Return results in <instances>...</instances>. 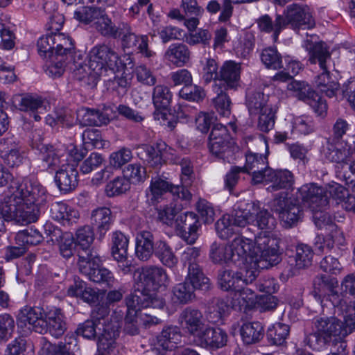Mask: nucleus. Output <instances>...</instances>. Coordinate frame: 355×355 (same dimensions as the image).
<instances>
[{"mask_svg":"<svg viewBox=\"0 0 355 355\" xmlns=\"http://www.w3.org/2000/svg\"><path fill=\"white\" fill-rule=\"evenodd\" d=\"M305 48L309 52V60L311 64L318 63L320 68L327 67V61L331 59V53L324 42L313 43L307 40Z\"/></svg>","mask_w":355,"mask_h":355,"instance_id":"29","label":"nucleus"},{"mask_svg":"<svg viewBox=\"0 0 355 355\" xmlns=\"http://www.w3.org/2000/svg\"><path fill=\"white\" fill-rule=\"evenodd\" d=\"M178 234L189 244L197 240L200 226L198 216L193 212H185L178 216L175 221Z\"/></svg>","mask_w":355,"mask_h":355,"instance_id":"15","label":"nucleus"},{"mask_svg":"<svg viewBox=\"0 0 355 355\" xmlns=\"http://www.w3.org/2000/svg\"><path fill=\"white\" fill-rule=\"evenodd\" d=\"M245 272H234L231 270H220L218 274V284L223 291H231L234 295L242 288Z\"/></svg>","mask_w":355,"mask_h":355,"instance_id":"26","label":"nucleus"},{"mask_svg":"<svg viewBox=\"0 0 355 355\" xmlns=\"http://www.w3.org/2000/svg\"><path fill=\"white\" fill-rule=\"evenodd\" d=\"M94 239V234L93 229L90 226L85 225L78 229L76 233V243L79 247L78 250V261H81L80 255L83 252L87 254L89 258L98 255L96 252L91 249V245Z\"/></svg>","mask_w":355,"mask_h":355,"instance_id":"30","label":"nucleus"},{"mask_svg":"<svg viewBox=\"0 0 355 355\" xmlns=\"http://www.w3.org/2000/svg\"><path fill=\"white\" fill-rule=\"evenodd\" d=\"M298 198L310 211L327 209L329 206L327 191L322 187L311 183L302 186L298 189Z\"/></svg>","mask_w":355,"mask_h":355,"instance_id":"10","label":"nucleus"},{"mask_svg":"<svg viewBox=\"0 0 355 355\" xmlns=\"http://www.w3.org/2000/svg\"><path fill=\"white\" fill-rule=\"evenodd\" d=\"M231 248L234 249L236 262L241 259H245L247 256L252 257L255 263L256 254L254 250V240L244 236H237L232 242Z\"/></svg>","mask_w":355,"mask_h":355,"instance_id":"40","label":"nucleus"},{"mask_svg":"<svg viewBox=\"0 0 355 355\" xmlns=\"http://www.w3.org/2000/svg\"><path fill=\"white\" fill-rule=\"evenodd\" d=\"M130 188V182L123 177H117L110 182L105 187L107 196L113 197L125 193Z\"/></svg>","mask_w":355,"mask_h":355,"instance_id":"60","label":"nucleus"},{"mask_svg":"<svg viewBox=\"0 0 355 355\" xmlns=\"http://www.w3.org/2000/svg\"><path fill=\"white\" fill-rule=\"evenodd\" d=\"M171 93L169 89L164 85H157L153 92V101L157 110H162L160 112H155V118L166 119V110L171 100Z\"/></svg>","mask_w":355,"mask_h":355,"instance_id":"36","label":"nucleus"},{"mask_svg":"<svg viewBox=\"0 0 355 355\" xmlns=\"http://www.w3.org/2000/svg\"><path fill=\"white\" fill-rule=\"evenodd\" d=\"M12 103L23 112L42 114L46 110V102L41 97L31 94H15L12 98Z\"/></svg>","mask_w":355,"mask_h":355,"instance_id":"25","label":"nucleus"},{"mask_svg":"<svg viewBox=\"0 0 355 355\" xmlns=\"http://www.w3.org/2000/svg\"><path fill=\"white\" fill-rule=\"evenodd\" d=\"M44 237L36 229H28L19 232L15 236L17 243L22 245H36L40 243Z\"/></svg>","mask_w":355,"mask_h":355,"instance_id":"57","label":"nucleus"},{"mask_svg":"<svg viewBox=\"0 0 355 355\" xmlns=\"http://www.w3.org/2000/svg\"><path fill=\"white\" fill-rule=\"evenodd\" d=\"M119 332L117 325L107 324L98 338V349L103 354H110L116 347V339Z\"/></svg>","mask_w":355,"mask_h":355,"instance_id":"35","label":"nucleus"},{"mask_svg":"<svg viewBox=\"0 0 355 355\" xmlns=\"http://www.w3.org/2000/svg\"><path fill=\"white\" fill-rule=\"evenodd\" d=\"M209 149L215 157L230 163L234 159L235 153L239 148L230 137L226 141L209 140Z\"/></svg>","mask_w":355,"mask_h":355,"instance_id":"28","label":"nucleus"},{"mask_svg":"<svg viewBox=\"0 0 355 355\" xmlns=\"http://www.w3.org/2000/svg\"><path fill=\"white\" fill-rule=\"evenodd\" d=\"M185 280H188L194 291H207L211 288L210 279L205 275L202 267L188 270Z\"/></svg>","mask_w":355,"mask_h":355,"instance_id":"52","label":"nucleus"},{"mask_svg":"<svg viewBox=\"0 0 355 355\" xmlns=\"http://www.w3.org/2000/svg\"><path fill=\"white\" fill-rule=\"evenodd\" d=\"M166 147L164 142H158L155 146L144 145L141 149L146 153V157H141V159L153 167L161 166L163 163L164 152Z\"/></svg>","mask_w":355,"mask_h":355,"instance_id":"46","label":"nucleus"},{"mask_svg":"<svg viewBox=\"0 0 355 355\" xmlns=\"http://www.w3.org/2000/svg\"><path fill=\"white\" fill-rule=\"evenodd\" d=\"M48 332L55 338L62 336L67 329V325L63 320V315L60 311L48 314Z\"/></svg>","mask_w":355,"mask_h":355,"instance_id":"54","label":"nucleus"},{"mask_svg":"<svg viewBox=\"0 0 355 355\" xmlns=\"http://www.w3.org/2000/svg\"><path fill=\"white\" fill-rule=\"evenodd\" d=\"M337 168V175L343 178L346 184L355 188V160H350Z\"/></svg>","mask_w":355,"mask_h":355,"instance_id":"64","label":"nucleus"},{"mask_svg":"<svg viewBox=\"0 0 355 355\" xmlns=\"http://www.w3.org/2000/svg\"><path fill=\"white\" fill-rule=\"evenodd\" d=\"M235 252L231 245L214 242L210 246L209 258L215 264L236 263Z\"/></svg>","mask_w":355,"mask_h":355,"instance_id":"33","label":"nucleus"},{"mask_svg":"<svg viewBox=\"0 0 355 355\" xmlns=\"http://www.w3.org/2000/svg\"><path fill=\"white\" fill-rule=\"evenodd\" d=\"M12 194L3 198L0 202V232L5 230L3 221L13 220L16 223L27 225L36 222L40 216V211L31 209L19 200L17 194L11 190Z\"/></svg>","mask_w":355,"mask_h":355,"instance_id":"2","label":"nucleus"},{"mask_svg":"<svg viewBox=\"0 0 355 355\" xmlns=\"http://www.w3.org/2000/svg\"><path fill=\"white\" fill-rule=\"evenodd\" d=\"M265 183H271L266 188L268 192H274L280 189H290L294 183V178L288 170L275 171L272 168L266 170Z\"/></svg>","mask_w":355,"mask_h":355,"instance_id":"21","label":"nucleus"},{"mask_svg":"<svg viewBox=\"0 0 355 355\" xmlns=\"http://www.w3.org/2000/svg\"><path fill=\"white\" fill-rule=\"evenodd\" d=\"M81 121L86 126H101L110 122L108 115L100 110L94 108H83Z\"/></svg>","mask_w":355,"mask_h":355,"instance_id":"44","label":"nucleus"},{"mask_svg":"<svg viewBox=\"0 0 355 355\" xmlns=\"http://www.w3.org/2000/svg\"><path fill=\"white\" fill-rule=\"evenodd\" d=\"M154 253L159 261L167 267L173 268L178 263V258L171 248L164 241H157Z\"/></svg>","mask_w":355,"mask_h":355,"instance_id":"51","label":"nucleus"},{"mask_svg":"<svg viewBox=\"0 0 355 355\" xmlns=\"http://www.w3.org/2000/svg\"><path fill=\"white\" fill-rule=\"evenodd\" d=\"M267 96L261 92H252L248 93L246 96V105L250 115H257L266 107L271 105H268Z\"/></svg>","mask_w":355,"mask_h":355,"instance_id":"48","label":"nucleus"},{"mask_svg":"<svg viewBox=\"0 0 355 355\" xmlns=\"http://www.w3.org/2000/svg\"><path fill=\"white\" fill-rule=\"evenodd\" d=\"M188 280L176 284L173 288V299L175 302L185 304L196 298L195 291Z\"/></svg>","mask_w":355,"mask_h":355,"instance_id":"49","label":"nucleus"},{"mask_svg":"<svg viewBox=\"0 0 355 355\" xmlns=\"http://www.w3.org/2000/svg\"><path fill=\"white\" fill-rule=\"evenodd\" d=\"M240 73L239 64L233 61H227L220 69L218 80L223 81L227 88H236L239 85Z\"/></svg>","mask_w":355,"mask_h":355,"instance_id":"39","label":"nucleus"},{"mask_svg":"<svg viewBox=\"0 0 355 355\" xmlns=\"http://www.w3.org/2000/svg\"><path fill=\"white\" fill-rule=\"evenodd\" d=\"M288 88L290 90L298 92V98L309 104L318 115L321 116L326 113L327 110L326 101L304 82L293 80L288 84Z\"/></svg>","mask_w":355,"mask_h":355,"instance_id":"13","label":"nucleus"},{"mask_svg":"<svg viewBox=\"0 0 355 355\" xmlns=\"http://www.w3.org/2000/svg\"><path fill=\"white\" fill-rule=\"evenodd\" d=\"M67 67L72 71L76 79L81 80L86 77L90 71H92L90 67V63L88 64L85 63L83 55L76 51L73 53V56L69 57L67 60Z\"/></svg>","mask_w":355,"mask_h":355,"instance_id":"43","label":"nucleus"},{"mask_svg":"<svg viewBox=\"0 0 355 355\" xmlns=\"http://www.w3.org/2000/svg\"><path fill=\"white\" fill-rule=\"evenodd\" d=\"M261 60L268 69L277 70L284 67L282 55L275 48L264 49L261 53Z\"/></svg>","mask_w":355,"mask_h":355,"instance_id":"55","label":"nucleus"},{"mask_svg":"<svg viewBox=\"0 0 355 355\" xmlns=\"http://www.w3.org/2000/svg\"><path fill=\"white\" fill-rule=\"evenodd\" d=\"M313 325L315 332L307 337L309 342H313L314 339L316 343L322 340L327 343L331 338H335V340L344 338L341 329L342 321L337 318L317 317L313 320Z\"/></svg>","mask_w":355,"mask_h":355,"instance_id":"8","label":"nucleus"},{"mask_svg":"<svg viewBox=\"0 0 355 355\" xmlns=\"http://www.w3.org/2000/svg\"><path fill=\"white\" fill-rule=\"evenodd\" d=\"M78 175L76 164L65 163L55 171L54 180L59 190L64 193H67L77 187Z\"/></svg>","mask_w":355,"mask_h":355,"instance_id":"18","label":"nucleus"},{"mask_svg":"<svg viewBox=\"0 0 355 355\" xmlns=\"http://www.w3.org/2000/svg\"><path fill=\"white\" fill-rule=\"evenodd\" d=\"M13 191L31 209L40 208L47 201L48 194L45 188L38 182L24 178L20 182L17 180L12 184Z\"/></svg>","mask_w":355,"mask_h":355,"instance_id":"5","label":"nucleus"},{"mask_svg":"<svg viewBox=\"0 0 355 355\" xmlns=\"http://www.w3.org/2000/svg\"><path fill=\"white\" fill-rule=\"evenodd\" d=\"M282 15L284 16V28L289 26L295 31H299L300 29H311L315 25L311 8L306 4H290Z\"/></svg>","mask_w":355,"mask_h":355,"instance_id":"7","label":"nucleus"},{"mask_svg":"<svg viewBox=\"0 0 355 355\" xmlns=\"http://www.w3.org/2000/svg\"><path fill=\"white\" fill-rule=\"evenodd\" d=\"M245 157L246 161L244 167L242 168L243 171L252 173V184L263 183L266 170L270 168L268 165L267 157L263 155L251 152L248 153Z\"/></svg>","mask_w":355,"mask_h":355,"instance_id":"17","label":"nucleus"},{"mask_svg":"<svg viewBox=\"0 0 355 355\" xmlns=\"http://www.w3.org/2000/svg\"><path fill=\"white\" fill-rule=\"evenodd\" d=\"M103 9L94 6H82L74 12L73 17L84 24H95Z\"/></svg>","mask_w":355,"mask_h":355,"instance_id":"53","label":"nucleus"},{"mask_svg":"<svg viewBox=\"0 0 355 355\" xmlns=\"http://www.w3.org/2000/svg\"><path fill=\"white\" fill-rule=\"evenodd\" d=\"M178 322L186 334L195 338L205 326L202 313L192 306H187L180 312Z\"/></svg>","mask_w":355,"mask_h":355,"instance_id":"16","label":"nucleus"},{"mask_svg":"<svg viewBox=\"0 0 355 355\" xmlns=\"http://www.w3.org/2000/svg\"><path fill=\"white\" fill-rule=\"evenodd\" d=\"M257 23L261 32L272 33L275 42L277 41L281 31L284 28V16L279 14L275 15V21H272L268 15H264L257 20Z\"/></svg>","mask_w":355,"mask_h":355,"instance_id":"37","label":"nucleus"},{"mask_svg":"<svg viewBox=\"0 0 355 355\" xmlns=\"http://www.w3.org/2000/svg\"><path fill=\"white\" fill-rule=\"evenodd\" d=\"M90 67L95 73L101 75L108 69L114 73L123 69L124 64L117 53L106 44L97 45L89 51Z\"/></svg>","mask_w":355,"mask_h":355,"instance_id":"4","label":"nucleus"},{"mask_svg":"<svg viewBox=\"0 0 355 355\" xmlns=\"http://www.w3.org/2000/svg\"><path fill=\"white\" fill-rule=\"evenodd\" d=\"M228 335L220 327L205 326L196 338L198 346L209 349H218L227 345Z\"/></svg>","mask_w":355,"mask_h":355,"instance_id":"12","label":"nucleus"},{"mask_svg":"<svg viewBox=\"0 0 355 355\" xmlns=\"http://www.w3.org/2000/svg\"><path fill=\"white\" fill-rule=\"evenodd\" d=\"M290 327L288 324L277 322L268 328L267 338L270 345H283L289 335Z\"/></svg>","mask_w":355,"mask_h":355,"instance_id":"50","label":"nucleus"},{"mask_svg":"<svg viewBox=\"0 0 355 355\" xmlns=\"http://www.w3.org/2000/svg\"><path fill=\"white\" fill-rule=\"evenodd\" d=\"M157 241L153 232L139 231L135 239L136 257L142 261H148L155 252Z\"/></svg>","mask_w":355,"mask_h":355,"instance_id":"19","label":"nucleus"},{"mask_svg":"<svg viewBox=\"0 0 355 355\" xmlns=\"http://www.w3.org/2000/svg\"><path fill=\"white\" fill-rule=\"evenodd\" d=\"M123 176L133 184H138L145 181L147 177L146 168L140 164H128L123 170Z\"/></svg>","mask_w":355,"mask_h":355,"instance_id":"59","label":"nucleus"},{"mask_svg":"<svg viewBox=\"0 0 355 355\" xmlns=\"http://www.w3.org/2000/svg\"><path fill=\"white\" fill-rule=\"evenodd\" d=\"M53 35L55 45L54 56H58L59 60H63L69 57L72 58L76 51L71 39L63 33H54Z\"/></svg>","mask_w":355,"mask_h":355,"instance_id":"41","label":"nucleus"},{"mask_svg":"<svg viewBox=\"0 0 355 355\" xmlns=\"http://www.w3.org/2000/svg\"><path fill=\"white\" fill-rule=\"evenodd\" d=\"M157 211V220L164 224L171 226L175 223V218L181 211L182 206L171 202L164 207L156 209Z\"/></svg>","mask_w":355,"mask_h":355,"instance_id":"56","label":"nucleus"},{"mask_svg":"<svg viewBox=\"0 0 355 355\" xmlns=\"http://www.w3.org/2000/svg\"><path fill=\"white\" fill-rule=\"evenodd\" d=\"M181 332L177 326L165 327L157 336V344L164 350L170 349L171 344H176L181 338Z\"/></svg>","mask_w":355,"mask_h":355,"instance_id":"45","label":"nucleus"},{"mask_svg":"<svg viewBox=\"0 0 355 355\" xmlns=\"http://www.w3.org/2000/svg\"><path fill=\"white\" fill-rule=\"evenodd\" d=\"M258 271L255 269L250 268L245 270V278L243 279V285L236 291L232 297V306L240 305L241 302H247L248 300H252L255 296L257 291L255 284L253 282L256 280L258 276Z\"/></svg>","mask_w":355,"mask_h":355,"instance_id":"22","label":"nucleus"},{"mask_svg":"<svg viewBox=\"0 0 355 355\" xmlns=\"http://www.w3.org/2000/svg\"><path fill=\"white\" fill-rule=\"evenodd\" d=\"M139 282L134 292L125 297V304L129 307H151L162 309L165 304L163 298L158 296L157 291L168 283V275L164 269L156 266L143 267L139 272Z\"/></svg>","mask_w":355,"mask_h":355,"instance_id":"1","label":"nucleus"},{"mask_svg":"<svg viewBox=\"0 0 355 355\" xmlns=\"http://www.w3.org/2000/svg\"><path fill=\"white\" fill-rule=\"evenodd\" d=\"M101 15V17H98V19L94 24L95 28L103 36H116V26L113 24L111 19L108 17L105 10H102Z\"/></svg>","mask_w":355,"mask_h":355,"instance_id":"62","label":"nucleus"},{"mask_svg":"<svg viewBox=\"0 0 355 355\" xmlns=\"http://www.w3.org/2000/svg\"><path fill=\"white\" fill-rule=\"evenodd\" d=\"M322 72L315 78V87L322 93H324L328 97L336 96L340 85L337 79L333 76L327 67L320 68Z\"/></svg>","mask_w":355,"mask_h":355,"instance_id":"32","label":"nucleus"},{"mask_svg":"<svg viewBox=\"0 0 355 355\" xmlns=\"http://www.w3.org/2000/svg\"><path fill=\"white\" fill-rule=\"evenodd\" d=\"M243 343L251 345L259 342L263 336V328L259 322L244 323L240 329Z\"/></svg>","mask_w":355,"mask_h":355,"instance_id":"42","label":"nucleus"},{"mask_svg":"<svg viewBox=\"0 0 355 355\" xmlns=\"http://www.w3.org/2000/svg\"><path fill=\"white\" fill-rule=\"evenodd\" d=\"M49 213L53 219L60 222L63 225H71L76 223L79 218L78 211L69 208L62 202H52L49 207Z\"/></svg>","mask_w":355,"mask_h":355,"instance_id":"27","label":"nucleus"},{"mask_svg":"<svg viewBox=\"0 0 355 355\" xmlns=\"http://www.w3.org/2000/svg\"><path fill=\"white\" fill-rule=\"evenodd\" d=\"M212 104L216 111L220 116L229 117L231 114L232 101L229 95L221 90L218 95L212 99Z\"/></svg>","mask_w":355,"mask_h":355,"instance_id":"58","label":"nucleus"},{"mask_svg":"<svg viewBox=\"0 0 355 355\" xmlns=\"http://www.w3.org/2000/svg\"><path fill=\"white\" fill-rule=\"evenodd\" d=\"M228 309L227 302L222 298H213L209 305L207 317L214 324L223 322L224 316Z\"/></svg>","mask_w":355,"mask_h":355,"instance_id":"47","label":"nucleus"},{"mask_svg":"<svg viewBox=\"0 0 355 355\" xmlns=\"http://www.w3.org/2000/svg\"><path fill=\"white\" fill-rule=\"evenodd\" d=\"M352 151L351 147L347 144H334L330 139H327V144L323 147L324 157L331 162H335L338 166L350 162Z\"/></svg>","mask_w":355,"mask_h":355,"instance_id":"24","label":"nucleus"},{"mask_svg":"<svg viewBox=\"0 0 355 355\" xmlns=\"http://www.w3.org/2000/svg\"><path fill=\"white\" fill-rule=\"evenodd\" d=\"M33 148L38 150L36 159L37 167L42 171H56L65 162L60 150L51 144H34Z\"/></svg>","mask_w":355,"mask_h":355,"instance_id":"11","label":"nucleus"},{"mask_svg":"<svg viewBox=\"0 0 355 355\" xmlns=\"http://www.w3.org/2000/svg\"><path fill=\"white\" fill-rule=\"evenodd\" d=\"M152 194L151 201L155 205L163 199L164 196H171L173 198H177L183 200L189 201L191 199L192 195L188 189L179 185H174L172 183L163 180L160 178H156L152 180L150 186Z\"/></svg>","mask_w":355,"mask_h":355,"instance_id":"9","label":"nucleus"},{"mask_svg":"<svg viewBox=\"0 0 355 355\" xmlns=\"http://www.w3.org/2000/svg\"><path fill=\"white\" fill-rule=\"evenodd\" d=\"M180 96L189 101L199 103L205 97V90L192 83L184 86L179 92Z\"/></svg>","mask_w":355,"mask_h":355,"instance_id":"61","label":"nucleus"},{"mask_svg":"<svg viewBox=\"0 0 355 355\" xmlns=\"http://www.w3.org/2000/svg\"><path fill=\"white\" fill-rule=\"evenodd\" d=\"M234 225L229 215H224L218 219L215 227L218 236L223 239H229L234 234Z\"/></svg>","mask_w":355,"mask_h":355,"instance_id":"63","label":"nucleus"},{"mask_svg":"<svg viewBox=\"0 0 355 355\" xmlns=\"http://www.w3.org/2000/svg\"><path fill=\"white\" fill-rule=\"evenodd\" d=\"M279 239L273 232L259 233L254 238L255 264L267 269L278 264L281 260Z\"/></svg>","mask_w":355,"mask_h":355,"instance_id":"3","label":"nucleus"},{"mask_svg":"<svg viewBox=\"0 0 355 355\" xmlns=\"http://www.w3.org/2000/svg\"><path fill=\"white\" fill-rule=\"evenodd\" d=\"M114 220L112 212L108 207H98L92 211L91 223L96 228L100 239H103L110 230Z\"/></svg>","mask_w":355,"mask_h":355,"instance_id":"23","label":"nucleus"},{"mask_svg":"<svg viewBox=\"0 0 355 355\" xmlns=\"http://www.w3.org/2000/svg\"><path fill=\"white\" fill-rule=\"evenodd\" d=\"M68 294L72 297H80L83 302L89 304H95L99 300L98 291L89 287L82 280L75 281L68 289Z\"/></svg>","mask_w":355,"mask_h":355,"instance_id":"34","label":"nucleus"},{"mask_svg":"<svg viewBox=\"0 0 355 355\" xmlns=\"http://www.w3.org/2000/svg\"><path fill=\"white\" fill-rule=\"evenodd\" d=\"M191 58V51L183 43L171 44L164 53V58L178 67L187 64Z\"/></svg>","mask_w":355,"mask_h":355,"instance_id":"31","label":"nucleus"},{"mask_svg":"<svg viewBox=\"0 0 355 355\" xmlns=\"http://www.w3.org/2000/svg\"><path fill=\"white\" fill-rule=\"evenodd\" d=\"M313 286L315 295L320 297H329L334 306L343 307L346 305L345 302L340 299L337 291L338 283L336 278L325 275H318L313 280Z\"/></svg>","mask_w":355,"mask_h":355,"instance_id":"14","label":"nucleus"},{"mask_svg":"<svg viewBox=\"0 0 355 355\" xmlns=\"http://www.w3.org/2000/svg\"><path fill=\"white\" fill-rule=\"evenodd\" d=\"M81 261H78V266L81 274L86 276L91 282L106 286H112L114 277L108 269L101 267V258L98 255L88 257L87 254L81 253Z\"/></svg>","mask_w":355,"mask_h":355,"instance_id":"6","label":"nucleus"},{"mask_svg":"<svg viewBox=\"0 0 355 355\" xmlns=\"http://www.w3.org/2000/svg\"><path fill=\"white\" fill-rule=\"evenodd\" d=\"M246 206L252 207L253 213L252 225L261 230L259 233L273 232L277 225V220L268 209L260 208L254 202L247 204Z\"/></svg>","mask_w":355,"mask_h":355,"instance_id":"20","label":"nucleus"},{"mask_svg":"<svg viewBox=\"0 0 355 355\" xmlns=\"http://www.w3.org/2000/svg\"><path fill=\"white\" fill-rule=\"evenodd\" d=\"M129 240L121 232L116 231L112 236L111 255L118 263H123L128 259Z\"/></svg>","mask_w":355,"mask_h":355,"instance_id":"38","label":"nucleus"}]
</instances>
